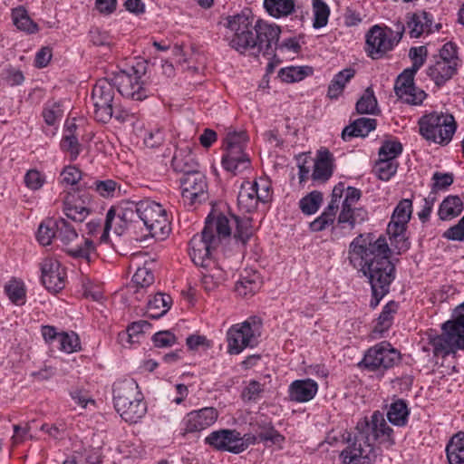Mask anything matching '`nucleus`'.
<instances>
[{
    "label": "nucleus",
    "mask_w": 464,
    "mask_h": 464,
    "mask_svg": "<svg viewBox=\"0 0 464 464\" xmlns=\"http://www.w3.org/2000/svg\"><path fill=\"white\" fill-rule=\"evenodd\" d=\"M57 348L66 353H72L80 351L81 343L78 334L73 332L60 333Z\"/></svg>",
    "instance_id": "43"
},
{
    "label": "nucleus",
    "mask_w": 464,
    "mask_h": 464,
    "mask_svg": "<svg viewBox=\"0 0 464 464\" xmlns=\"http://www.w3.org/2000/svg\"><path fill=\"white\" fill-rule=\"evenodd\" d=\"M136 382L132 379L118 381L113 385L114 406H131L142 400Z\"/></svg>",
    "instance_id": "23"
},
{
    "label": "nucleus",
    "mask_w": 464,
    "mask_h": 464,
    "mask_svg": "<svg viewBox=\"0 0 464 464\" xmlns=\"http://www.w3.org/2000/svg\"><path fill=\"white\" fill-rule=\"evenodd\" d=\"M95 250L92 240L89 238H85L83 245L75 246V247H68L66 252L75 257V258H82L87 261L90 260L91 254Z\"/></svg>",
    "instance_id": "56"
},
{
    "label": "nucleus",
    "mask_w": 464,
    "mask_h": 464,
    "mask_svg": "<svg viewBox=\"0 0 464 464\" xmlns=\"http://www.w3.org/2000/svg\"><path fill=\"white\" fill-rule=\"evenodd\" d=\"M313 73V68L309 66H290L282 68L279 72V78L285 82H295L302 81L304 77Z\"/></svg>",
    "instance_id": "39"
},
{
    "label": "nucleus",
    "mask_w": 464,
    "mask_h": 464,
    "mask_svg": "<svg viewBox=\"0 0 464 464\" xmlns=\"http://www.w3.org/2000/svg\"><path fill=\"white\" fill-rule=\"evenodd\" d=\"M271 199V185L266 179L254 181H244L237 196L238 208L246 213H252L259 203H266Z\"/></svg>",
    "instance_id": "10"
},
{
    "label": "nucleus",
    "mask_w": 464,
    "mask_h": 464,
    "mask_svg": "<svg viewBox=\"0 0 464 464\" xmlns=\"http://www.w3.org/2000/svg\"><path fill=\"white\" fill-rule=\"evenodd\" d=\"M63 212L68 218L75 222H82L89 215V209L86 207L73 203L69 198L64 201Z\"/></svg>",
    "instance_id": "48"
},
{
    "label": "nucleus",
    "mask_w": 464,
    "mask_h": 464,
    "mask_svg": "<svg viewBox=\"0 0 464 464\" xmlns=\"http://www.w3.org/2000/svg\"><path fill=\"white\" fill-rule=\"evenodd\" d=\"M171 298L169 295L159 293L150 299L147 305L148 316L158 319L164 315L170 307Z\"/></svg>",
    "instance_id": "36"
},
{
    "label": "nucleus",
    "mask_w": 464,
    "mask_h": 464,
    "mask_svg": "<svg viewBox=\"0 0 464 464\" xmlns=\"http://www.w3.org/2000/svg\"><path fill=\"white\" fill-rule=\"evenodd\" d=\"M420 134L427 140L448 144L457 129L451 114L433 111L423 115L419 121Z\"/></svg>",
    "instance_id": "7"
},
{
    "label": "nucleus",
    "mask_w": 464,
    "mask_h": 464,
    "mask_svg": "<svg viewBox=\"0 0 464 464\" xmlns=\"http://www.w3.org/2000/svg\"><path fill=\"white\" fill-rule=\"evenodd\" d=\"M414 75L411 72H401L394 85V91L398 98L411 105H420L427 97L426 92L416 87L413 82Z\"/></svg>",
    "instance_id": "21"
},
{
    "label": "nucleus",
    "mask_w": 464,
    "mask_h": 464,
    "mask_svg": "<svg viewBox=\"0 0 464 464\" xmlns=\"http://www.w3.org/2000/svg\"><path fill=\"white\" fill-rule=\"evenodd\" d=\"M434 59L444 62H450L455 63V66H458L456 46L452 43L445 44L440 49L439 55L434 56Z\"/></svg>",
    "instance_id": "64"
},
{
    "label": "nucleus",
    "mask_w": 464,
    "mask_h": 464,
    "mask_svg": "<svg viewBox=\"0 0 464 464\" xmlns=\"http://www.w3.org/2000/svg\"><path fill=\"white\" fill-rule=\"evenodd\" d=\"M257 325L246 320L241 324L232 325L227 333V353L239 354L246 347H254L257 344Z\"/></svg>",
    "instance_id": "15"
},
{
    "label": "nucleus",
    "mask_w": 464,
    "mask_h": 464,
    "mask_svg": "<svg viewBox=\"0 0 464 464\" xmlns=\"http://www.w3.org/2000/svg\"><path fill=\"white\" fill-rule=\"evenodd\" d=\"M92 187L103 198H112L116 191L120 190V187L112 179L96 180L93 182Z\"/></svg>",
    "instance_id": "57"
},
{
    "label": "nucleus",
    "mask_w": 464,
    "mask_h": 464,
    "mask_svg": "<svg viewBox=\"0 0 464 464\" xmlns=\"http://www.w3.org/2000/svg\"><path fill=\"white\" fill-rule=\"evenodd\" d=\"M449 464H461L464 461V432L455 434L446 447Z\"/></svg>",
    "instance_id": "35"
},
{
    "label": "nucleus",
    "mask_w": 464,
    "mask_h": 464,
    "mask_svg": "<svg viewBox=\"0 0 464 464\" xmlns=\"http://www.w3.org/2000/svg\"><path fill=\"white\" fill-rule=\"evenodd\" d=\"M344 192V184L340 182L333 189L331 200L324 212L310 223L309 227L313 232L324 230L330 225H333L336 217L340 202Z\"/></svg>",
    "instance_id": "22"
},
{
    "label": "nucleus",
    "mask_w": 464,
    "mask_h": 464,
    "mask_svg": "<svg viewBox=\"0 0 464 464\" xmlns=\"http://www.w3.org/2000/svg\"><path fill=\"white\" fill-rule=\"evenodd\" d=\"M408 415V408H390V411L387 412L389 421L397 426H404L407 422Z\"/></svg>",
    "instance_id": "63"
},
{
    "label": "nucleus",
    "mask_w": 464,
    "mask_h": 464,
    "mask_svg": "<svg viewBox=\"0 0 464 464\" xmlns=\"http://www.w3.org/2000/svg\"><path fill=\"white\" fill-rule=\"evenodd\" d=\"M5 292L8 298L15 304H23L25 300V289L22 282L12 280L5 285Z\"/></svg>",
    "instance_id": "52"
},
{
    "label": "nucleus",
    "mask_w": 464,
    "mask_h": 464,
    "mask_svg": "<svg viewBox=\"0 0 464 464\" xmlns=\"http://www.w3.org/2000/svg\"><path fill=\"white\" fill-rule=\"evenodd\" d=\"M147 62L141 60L129 69L114 74L111 81L123 97L133 101H143L149 96V90L142 79L147 72Z\"/></svg>",
    "instance_id": "5"
},
{
    "label": "nucleus",
    "mask_w": 464,
    "mask_h": 464,
    "mask_svg": "<svg viewBox=\"0 0 464 464\" xmlns=\"http://www.w3.org/2000/svg\"><path fill=\"white\" fill-rule=\"evenodd\" d=\"M42 283L45 288L57 293L65 286V269L54 258H45L41 263Z\"/></svg>",
    "instance_id": "20"
},
{
    "label": "nucleus",
    "mask_w": 464,
    "mask_h": 464,
    "mask_svg": "<svg viewBox=\"0 0 464 464\" xmlns=\"http://www.w3.org/2000/svg\"><path fill=\"white\" fill-rule=\"evenodd\" d=\"M442 237L451 241H463L464 240V216L459 220V222L448 228L442 235Z\"/></svg>",
    "instance_id": "62"
},
{
    "label": "nucleus",
    "mask_w": 464,
    "mask_h": 464,
    "mask_svg": "<svg viewBox=\"0 0 464 464\" xmlns=\"http://www.w3.org/2000/svg\"><path fill=\"white\" fill-rule=\"evenodd\" d=\"M442 330L430 341L436 356L443 358L464 348V303L456 309V319L443 324Z\"/></svg>",
    "instance_id": "6"
},
{
    "label": "nucleus",
    "mask_w": 464,
    "mask_h": 464,
    "mask_svg": "<svg viewBox=\"0 0 464 464\" xmlns=\"http://www.w3.org/2000/svg\"><path fill=\"white\" fill-rule=\"evenodd\" d=\"M140 219L151 237H165L169 231L167 212L155 201L150 199L140 201Z\"/></svg>",
    "instance_id": "12"
},
{
    "label": "nucleus",
    "mask_w": 464,
    "mask_h": 464,
    "mask_svg": "<svg viewBox=\"0 0 464 464\" xmlns=\"http://www.w3.org/2000/svg\"><path fill=\"white\" fill-rule=\"evenodd\" d=\"M334 157L328 150H320L314 163L312 179L315 181L324 182L333 175Z\"/></svg>",
    "instance_id": "25"
},
{
    "label": "nucleus",
    "mask_w": 464,
    "mask_h": 464,
    "mask_svg": "<svg viewBox=\"0 0 464 464\" xmlns=\"http://www.w3.org/2000/svg\"><path fill=\"white\" fill-rule=\"evenodd\" d=\"M456 71L455 63L434 59L427 68V75L437 86H441L454 75Z\"/></svg>",
    "instance_id": "28"
},
{
    "label": "nucleus",
    "mask_w": 464,
    "mask_h": 464,
    "mask_svg": "<svg viewBox=\"0 0 464 464\" xmlns=\"http://www.w3.org/2000/svg\"><path fill=\"white\" fill-rule=\"evenodd\" d=\"M376 128V120L360 118L346 126L342 131V138L348 140L353 137H365Z\"/></svg>",
    "instance_id": "31"
},
{
    "label": "nucleus",
    "mask_w": 464,
    "mask_h": 464,
    "mask_svg": "<svg viewBox=\"0 0 464 464\" xmlns=\"http://www.w3.org/2000/svg\"><path fill=\"white\" fill-rule=\"evenodd\" d=\"M223 168L234 175H237L251 166L249 156L246 152H228L222 158Z\"/></svg>",
    "instance_id": "30"
},
{
    "label": "nucleus",
    "mask_w": 464,
    "mask_h": 464,
    "mask_svg": "<svg viewBox=\"0 0 464 464\" xmlns=\"http://www.w3.org/2000/svg\"><path fill=\"white\" fill-rule=\"evenodd\" d=\"M397 308L398 305L394 302H390L383 307L373 328V333L382 334L390 328L392 323V316L396 313Z\"/></svg>",
    "instance_id": "40"
},
{
    "label": "nucleus",
    "mask_w": 464,
    "mask_h": 464,
    "mask_svg": "<svg viewBox=\"0 0 464 464\" xmlns=\"http://www.w3.org/2000/svg\"><path fill=\"white\" fill-rule=\"evenodd\" d=\"M463 211V202L459 196H448L440 205L438 215L440 220H451Z\"/></svg>",
    "instance_id": "32"
},
{
    "label": "nucleus",
    "mask_w": 464,
    "mask_h": 464,
    "mask_svg": "<svg viewBox=\"0 0 464 464\" xmlns=\"http://www.w3.org/2000/svg\"><path fill=\"white\" fill-rule=\"evenodd\" d=\"M322 201V193L314 190L300 199L299 207L304 214L312 215L319 209Z\"/></svg>",
    "instance_id": "47"
},
{
    "label": "nucleus",
    "mask_w": 464,
    "mask_h": 464,
    "mask_svg": "<svg viewBox=\"0 0 464 464\" xmlns=\"http://www.w3.org/2000/svg\"><path fill=\"white\" fill-rule=\"evenodd\" d=\"M53 238H56L55 222L48 221L42 223L37 232L39 243L43 246H49Z\"/></svg>",
    "instance_id": "55"
},
{
    "label": "nucleus",
    "mask_w": 464,
    "mask_h": 464,
    "mask_svg": "<svg viewBox=\"0 0 464 464\" xmlns=\"http://www.w3.org/2000/svg\"><path fill=\"white\" fill-rule=\"evenodd\" d=\"M154 282V276L150 269L143 266L139 267L132 276V284L136 287L135 292L150 285Z\"/></svg>",
    "instance_id": "53"
},
{
    "label": "nucleus",
    "mask_w": 464,
    "mask_h": 464,
    "mask_svg": "<svg viewBox=\"0 0 464 464\" xmlns=\"http://www.w3.org/2000/svg\"><path fill=\"white\" fill-rule=\"evenodd\" d=\"M180 186L182 199L186 205L193 206L207 198V179L199 170L184 175L180 179Z\"/></svg>",
    "instance_id": "19"
},
{
    "label": "nucleus",
    "mask_w": 464,
    "mask_h": 464,
    "mask_svg": "<svg viewBox=\"0 0 464 464\" xmlns=\"http://www.w3.org/2000/svg\"><path fill=\"white\" fill-rule=\"evenodd\" d=\"M218 418L215 408H200L192 411L185 418V431L198 432L212 425Z\"/></svg>",
    "instance_id": "24"
},
{
    "label": "nucleus",
    "mask_w": 464,
    "mask_h": 464,
    "mask_svg": "<svg viewBox=\"0 0 464 464\" xmlns=\"http://www.w3.org/2000/svg\"><path fill=\"white\" fill-rule=\"evenodd\" d=\"M114 84L107 79H100L92 88L91 100L93 117L97 121L106 123L114 114Z\"/></svg>",
    "instance_id": "11"
},
{
    "label": "nucleus",
    "mask_w": 464,
    "mask_h": 464,
    "mask_svg": "<svg viewBox=\"0 0 464 464\" xmlns=\"http://www.w3.org/2000/svg\"><path fill=\"white\" fill-rule=\"evenodd\" d=\"M76 125L67 123L63 137L61 140V149L70 154L71 160H75L81 152V145L75 135Z\"/></svg>",
    "instance_id": "34"
},
{
    "label": "nucleus",
    "mask_w": 464,
    "mask_h": 464,
    "mask_svg": "<svg viewBox=\"0 0 464 464\" xmlns=\"http://www.w3.org/2000/svg\"><path fill=\"white\" fill-rule=\"evenodd\" d=\"M354 74L355 71L353 68H345L336 73L328 86L327 96L332 100L338 99Z\"/></svg>",
    "instance_id": "33"
},
{
    "label": "nucleus",
    "mask_w": 464,
    "mask_h": 464,
    "mask_svg": "<svg viewBox=\"0 0 464 464\" xmlns=\"http://www.w3.org/2000/svg\"><path fill=\"white\" fill-rule=\"evenodd\" d=\"M314 27L322 28L327 24L330 9L323 0H313Z\"/></svg>",
    "instance_id": "50"
},
{
    "label": "nucleus",
    "mask_w": 464,
    "mask_h": 464,
    "mask_svg": "<svg viewBox=\"0 0 464 464\" xmlns=\"http://www.w3.org/2000/svg\"><path fill=\"white\" fill-rule=\"evenodd\" d=\"M280 34L279 26L257 20L254 38L255 46L252 47L251 54L258 55L261 53L272 54L276 49Z\"/></svg>",
    "instance_id": "17"
},
{
    "label": "nucleus",
    "mask_w": 464,
    "mask_h": 464,
    "mask_svg": "<svg viewBox=\"0 0 464 464\" xmlns=\"http://www.w3.org/2000/svg\"><path fill=\"white\" fill-rule=\"evenodd\" d=\"M118 414L129 423H136L145 416L147 408H116Z\"/></svg>",
    "instance_id": "60"
},
{
    "label": "nucleus",
    "mask_w": 464,
    "mask_h": 464,
    "mask_svg": "<svg viewBox=\"0 0 464 464\" xmlns=\"http://www.w3.org/2000/svg\"><path fill=\"white\" fill-rule=\"evenodd\" d=\"M227 279L226 272L220 267L214 266L202 274L201 283L207 291H212Z\"/></svg>",
    "instance_id": "41"
},
{
    "label": "nucleus",
    "mask_w": 464,
    "mask_h": 464,
    "mask_svg": "<svg viewBox=\"0 0 464 464\" xmlns=\"http://www.w3.org/2000/svg\"><path fill=\"white\" fill-rule=\"evenodd\" d=\"M12 16L14 24L17 29L29 34L35 33L38 30L37 24L31 20L24 9H14L13 11Z\"/></svg>",
    "instance_id": "46"
},
{
    "label": "nucleus",
    "mask_w": 464,
    "mask_h": 464,
    "mask_svg": "<svg viewBox=\"0 0 464 464\" xmlns=\"http://www.w3.org/2000/svg\"><path fill=\"white\" fill-rule=\"evenodd\" d=\"M260 288V281L257 275L242 277L236 284V292L242 296L254 295Z\"/></svg>",
    "instance_id": "44"
},
{
    "label": "nucleus",
    "mask_w": 464,
    "mask_h": 464,
    "mask_svg": "<svg viewBox=\"0 0 464 464\" xmlns=\"http://www.w3.org/2000/svg\"><path fill=\"white\" fill-rule=\"evenodd\" d=\"M251 435L254 436V434ZM255 437H256V442L260 440L279 443L283 440V437L270 426L264 427L261 428L260 430H256Z\"/></svg>",
    "instance_id": "61"
},
{
    "label": "nucleus",
    "mask_w": 464,
    "mask_h": 464,
    "mask_svg": "<svg viewBox=\"0 0 464 464\" xmlns=\"http://www.w3.org/2000/svg\"><path fill=\"white\" fill-rule=\"evenodd\" d=\"M397 169L396 160L379 159L374 169L380 179L389 180L397 172Z\"/></svg>",
    "instance_id": "51"
},
{
    "label": "nucleus",
    "mask_w": 464,
    "mask_h": 464,
    "mask_svg": "<svg viewBox=\"0 0 464 464\" xmlns=\"http://www.w3.org/2000/svg\"><path fill=\"white\" fill-rule=\"evenodd\" d=\"M63 115V110L59 102H51L46 104L43 116L47 124L53 125L56 121L60 120Z\"/></svg>",
    "instance_id": "58"
},
{
    "label": "nucleus",
    "mask_w": 464,
    "mask_h": 464,
    "mask_svg": "<svg viewBox=\"0 0 464 464\" xmlns=\"http://www.w3.org/2000/svg\"><path fill=\"white\" fill-rule=\"evenodd\" d=\"M253 234L250 218L234 215L208 218L202 232L190 240L189 255L195 265L206 267L211 263L212 251L219 246L242 255Z\"/></svg>",
    "instance_id": "1"
},
{
    "label": "nucleus",
    "mask_w": 464,
    "mask_h": 464,
    "mask_svg": "<svg viewBox=\"0 0 464 464\" xmlns=\"http://www.w3.org/2000/svg\"><path fill=\"white\" fill-rule=\"evenodd\" d=\"M353 439L347 437V447L340 457L344 464H370L380 455V449L374 444L391 447L395 443L393 430L387 424L383 414L374 411L371 419L364 418L357 422Z\"/></svg>",
    "instance_id": "3"
},
{
    "label": "nucleus",
    "mask_w": 464,
    "mask_h": 464,
    "mask_svg": "<svg viewBox=\"0 0 464 464\" xmlns=\"http://www.w3.org/2000/svg\"><path fill=\"white\" fill-rule=\"evenodd\" d=\"M55 229L56 239H59L64 245H69L78 237L75 228L64 218H59L55 221Z\"/></svg>",
    "instance_id": "45"
},
{
    "label": "nucleus",
    "mask_w": 464,
    "mask_h": 464,
    "mask_svg": "<svg viewBox=\"0 0 464 464\" xmlns=\"http://www.w3.org/2000/svg\"><path fill=\"white\" fill-rule=\"evenodd\" d=\"M392 29L374 25L366 34V52L372 59L382 58L396 45Z\"/></svg>",
    "instance_id": "18"
},
{
    "label": "nucleus",
    "mask_w": 464,
    "mask_h": 464,
    "mask_svg": "<svg viewBox=\"0 0 464 464\" xmlns=\"http://www.w3.org/2000/svg\"><path fill=\"white\" fill-rule=\"evenodd\" d=\"M116 219L123 222L116 228V235L121 236L130 223L140 219V202L122 201L117 207H111L108 210L101 242L107 241L108 232Z\"/></svg>",
    "instance_id": "14"
},
{
    "label": "nucleus",
    "mask_w": 464,
    "mask_h": 464,
    "mask_svg": "<svg viewBox=\"0 0 464 464\" xmlns=\"http://www.w3.org/2000/svg\"><path fill=\"white\" fill-rule=\"evenodd\" d=\"M150 327V323L144 320L132 323L127 329L128 342L130 343H139L140 337Z\"/></svg>",
    "instance_id": "59"
},
{
    "label": "nucleus",
    "mask_w": 464,
    "mask_h": 464,
    "mask_svg": "<svg viewBox=\"0 0 464 464\" xmlns=\"http://www.w3.org/2000/svg\"><path fill=\"white\" fill-rule=\"evenodd\" d=\"M402 152V146L397 140H385L379 150V159L396 160Z\"/></svg>",
    "instance_id": "54"
},
{
    "label": "nucleus",
    "mask_w": 464,
    "mask_h": 464,
    "mask_svg": "<svg viewBox=\"0 0 464 464\" xmlns=\"http://www.w3.org/2000/svg\"><path fill=\"white\" fill-rule=\"evenodd\" d=\"M356 111L360 114H376L379 111L377 99L372 87H368L357 102Z\"/></svg>",
    "instance_id": "38"
},
{
    "label": "nucleus",
    "mask_w": 464,
    "mask_h": 464,
    "mask_svg": "<svg viewBox=\"0 0 464 464\" xmlns=\"http://www.w3.org/2000/svg\"><path fill=\"white\" fill-rule=\"evenodd\" d=\"M427 55L428 50L426 46L411 47L409 51V57L412 61V65L411 68L405 69L402 72H411V75H414L424 64Z\"/></svg>",
    "instance_id": "49"
},
{
    "label": "nucleus",
    "mask_w": 464,
    "mask_h": 464,
    "mask_svg": "<svg viewBox=\"0 0 464 464\" xmlns=\"http://www.w3.org/2000/svg\"><path fill=\"white\" fill-rule=\"evenodd\" d=\"M412 214V201L408 198L401 199L396 206L392 215V219L388 225L387 231L392 240V244L399 251H405L409 248L404 232L406 226Z\"/></svg>",
    "instance_id": "13"
},
{
    "label": "nucleus",
    "mask_w": 464,
    "mask_h": 464,
    "mask_svg": "<svg viewBox=\"0 0 464 464\" xmlns=\"http://www.w3.org/2000/svg\"><path fill=\"white\" fill-rule=\"evenodd\" d=\"M318 391L316 382L312 379L296 380L289 387V394L295 402H306L312 400Z\"/></svg>",
    "instance_id": "26"
},
{
    "label": "nucleus",
    "mask_w": 464,
    "mask_h": 464,
    "mask_svg": "<svg viewBox=\"0 0 464 464\" xmlns=\"http://www.w3.org/2000/svg\"><path fill=\"white\" fill-rule=\"evenodd\" d=\"M432 18L427 12L421 11L407 14V26L411 38H418L422 34L430 33Z\"/></svg>",
    "instance_id": "27"
},
{
    "label": "nucleus",
    "mask_w": 464,
    "mask_h": 464,
    "mask_svg": "<svg viewBox=\"0 0 464 464\" xmlns=\"http://www.w3.org/2000/svg\"><path fill=\"white\" fill-rule=\"evenodd\" d=\"M205 442L217 450L239 454L249 445L256 443V437L251 434L242 436L236 430L222 429L212 431L205 438Z\"/></svg>",
    "instance_id": "8"
},
{
    "label": "nucleus",
    "mask_w": 464,
    "mask_h": 464,
    "mask_svg": "<svg viewBox=\"0 0 464 464\" xmlns=\"http://www.w3.org/2000/svg\"><path fill=\"white\" fill-rule=\"evenodd\" d=\"M340 205L341 210L337 218V225L342 228L352 230L356 225H360L368 219V212L364 208L356 207L362 197L360 189L348 187L344 188Z\"/></svg>",
    "instance_id": "9"
},
{
    "label": "nucleus",
    "mask_w": 464,
    "mask_h": 464,
    "mask_svg": "<svg viewBox=\"0 0 464 464\" xmlns=\"http://www.w3.org/2000/svg\"><path fill=\"white\" fill-rule=\"evenodd\" d=\"M224 26L227 29L230 47L240 53H251L256 28L251 12L245 9L239 14L227 16Z\"/></svg>",
    "instance_id": "4"
},
{
    "label": "nucleus",
    "mask_w": 464,
    "mask_h": 464,
    "mask_svg": "<svg viewBox=\"0 0 464 464\" xmlns=\"http://www.w3.org/2000/svg\"><path fill=\"white\" fill-rule=\"evenodd\" d=\"M264 6L270 15L279 18L287 16L295 10L294 0H265Z\"/></svg>",
    "instance_id": "37"
},
{
    "label": "nucleus",
    "mask_w": 464,
    "mask_h": 464,
    "mask_svg": "<svg viewBox=\"0 0 464 464\" xmlns=\"http://www.w3.org/2000/svg\"><path fill=\"white\" fill-rule=\"evenodd\" d=\"M390 253L387 241L382 237L372 241L369 235H359L350 244L349 261L368 278L372 308L389 293L395 279V266L390 260Z\"/></svg>",
    "instance_id": "2"
},
{
    "label": "nucleus",
    "mask_w": 464,
    "mask_h": 464,
    "mask_svg": "<svg viewBox=\"0 0 464 464\" xmlns=\"http://www.w3.org/2000/svg\"><path fill=\"white\" fill-rule=\"evenodd\" d=\"M400 361V353L387 342H382L370 348L361 365L370 371L388 369Z\"/></svg>",
    "instance_id": "16"
},
{
    "label": "nucleus",
    "mask_w": 464,
    "mask_h": 464,
    "mask_svg": "<svg viewBox=\"0 0 464 464\" xmlns=\"http://www.w3.org/2000/svg\"><path fill=\"white\" fill-rule=\"evenodd\" d=\"M247 142V137L246 132L244 131H232L227 132L224 146L226 150V153L228 152H245V147Z\"/></svg>",
    "instance_id": "42"
},
{
    "label": "nucleus",
    "mask_w": 464,
    "mask_h": 464,
    "mask_svg": "<svg viewBox=\"0 0 464 464\" xmlns=\"http://www.w3.org/2000/svg\"><path fill=\"white\" fill-rule=\"evenodd\" d=\"M172 167L175 171L188 175L198 171V164L188 146L179 149L172 158Z\"/></svg>",
    "instance_id": "29"
}]
</instances>
